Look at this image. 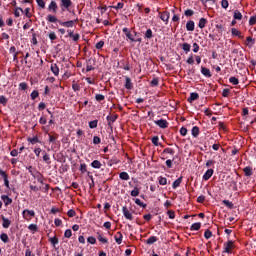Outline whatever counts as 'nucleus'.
Segmentation results:
<instances>
[{"label": "nucleus", "instance_id": "22", "mask_svg": "<svg viewBox=\"0 0 256 256\" xmlns=\"http://www.w3.org/2000/svg\"><path fill=\"white\" fill-rule=\"evenodd\" d=\"M233 17H234V19H236L237 21H241V20L243 19V14H241V13L239 12V10H235Z\"/></svg>", "mask_w": 256, "mask_h": 256}, {"label": "nucleus", "instance_id": "29", "mask_svg": "<svg viewBox=\"0 0 256 256\" xmlns=\"http://www.w3.org/2000/svg\"><path fill=\"white\" fill-rule=\"evenodd\" d=\"M231 33L232 35H234L235 37H240V39L243 38V36L241 35V32L239 30H237L236 28H232L231 29Z\"/></svg>", "mask_w": 256, "mask_h": 256}, {"label": "nucleus", "instance_id": "14", "mask_svg": "<svg viewBox=\"0 0 256 256\" xmlns=\"http://www.w3.org/2000/svg\"><path fill=\"white\" fill-rule=\"evenodd\" d=\"M186 29L187 31H195V22L193 20H190L186 23Z\"/></svg>", "mask_w": 256, "mask_h": 256}, {"label": "nucleus", "instance_id": "36", "mask_svg": "<svg viewBox=\"0 0 256 256\" xmlns=\"http://www.w3.org/2000/svg\"><path fill=\"white\" fill-rule=\"evenodd\" d=\"M130 195H131L132 197H139V188H138V187H135V188L131 191Z\"/></svg>", "mask_w": 256, "mask_h": 256}, {"label": "nucleus", "instance_id": "46", "mask_svg": "<svg viewBox=\"0 0 256 256\" xmlns=\"http://www.w3.org/2000/svg\"><path fill=\"white\" fill-rule=\"evenodd\" d=\"M87 241L90 243V245H95V243H97V239H95L93 236H89Z\"/></svg>", "mask_w": 256, "mask_h": 256}, {"label": "nucleus", "instance_id": "52", "mask_svg": "<svg viewBox=\"0 0 256 256\" xmlns=\"http://www.w3.org/2000/svg\"><path fill=\"white\" fill-rule=\"evenodd\" d=\"M212 236H213V233L210 230L205 231L204 233L205 239H211Z\"/></svg>", "mask_w": 256, "mask_h": 256}, {"label": "nucleus", "instance_id": "47", "mask_svg": "<svg viewBox=\"0 0 256 256\" xmlns=\"http://www.w3.org/2000/svg\"><path fill=\"white\" fill-rule=\"evenodd\" d=\"M195 14V12L193 11V10H191V9H187V10H185V12H184V15L186 16V17H192V15H194Z\"/></svg>", "mask_w": 256, "mask_h": 256}, {"label": "nucleus", "instance_id": "56", "mask_svg": "<svg viewBox=\"0 0 256 256\" xmlns=\"http://www.w3.org/2000/svg\"><path fill=\"white\" fill-rule=\"evenodd\" d=\"M167 215H168L169 219H175V211L168 210Z\"/></svg>", "mask_w": 256, "mask_h": 256}, {"label": "nucleus", "instance_id": "64", "mask_svg": "<svg viewBox=\"0 0 256 256\" xmlns=\"http://www.w3.org/2000/svg\"><path fill=\"white\" fill-rule=\"evenodd\" d=\"M180 134L182 135V137H185V135H187V128L182 127V128L180 129Z\"/></svg>", "mask_w": 256, "mask_h": 256}, {"label": "nucleus", "instance_id": "21", "mask_svg": "<svg viewBox=\"0 0 256 256\" xmlns=\"http://www.w3.org/2000/svg\"><path fill=\"white\" fill-rule=\"evenodd\" d=\"M91 167H93V169H101L102 164H101V162L99 160H94L91 163Z\"/></svg>", "mask_w": 256, "mask_h": 256}, {"label": "nucleus", "instance_id": "25", "mask_svg": "<svg viewBox=\"0 0 256 256\" xmlns=\"http://www.w3.org/2000/svg\"><path fill=\"white\" fill-rule=\"evenodd\" d=\"M157 236H152L146 240L147 245H153V243H157Z\"/></svg>", "mask_w": 256, "mask_h": 256}, {"label": "nucleus", "instance_id": "48", "mask_svg": "<svg viewBox=\"0 0 256 256\" xmlns=\"http://www.w3.org/2000/svg\"><path fill=\"white\" fill-rule=\"evenodd\" d=\"M152 143L155 145V147H159V136H154L152 138Z\"/></svg>", "mask_w": 256, "mask_h": 256}, {"label": "nucleus", "instance_id": "24", "mask_svg": "<svg viewBox=\"0 0 256 256\" xmlns=\"http://www.w3.org/2000/svg\"><path fill=\"white\" fill-rule=\"evenodd\" d=\"M205 25H207V19L201 18L198 23V27L200 29H205Z\"/></svg>", "mask_w": 256, "mask_h": 256}, {"label": "nucleus", "instance_id": "58", "mask_svg": "<svg viewBox=\"0 0 256 256\" xmlns=\"http://www.w3.org/2000/svg\"><path fill=\"white\" fill-rule=\"evenodd\" d=\"M38 7H41V9H45V1L43 0H36Z\"/></svg>", "mask_w": 256, "mask_h": 256}, {"label": "nucleus", "instance_id": "1", "mask_svg": "<svg viewBox=\"0 0 256 256\" xmlns=\"http://www.w3.org/2000/svg\"><path fill=\"white\" fill-rule=\"evenodd\" d=\"M232 249H233V240H228V242L224 243L223 253H231Z\"/></svg>", "mask_w": 256, "mask_h": 256}, {"label": "nucleus", "instance_id": "62", "mask_svg": "<svg viewBox=\"0 0 256 256\" xmlns=\"http://www.w3.org/2000/svg\"><path fill=\"white\" fill-rule=\"evenodd\" d=\"M95 99L96 101H103L105 100V96H103L102 94H96Z\"/></svg>", "mask_w": 256, "mask_h": 256}, {"label": "nucleus", "instance_id": "39", "mask_svg": "<svg viewBox=\"0 0 256 256\" xmlns=\"http://www.w3.org/2000/svg\"><path fill=\"white\" fill-rule=\"evenodd\" d=\"M72 235H73V232L71 231V229L65 230L64 237H66V239H71Z\"/></svg>", "mask_w": 256, "mask_h": 256}, {"label": "nucleus", "instance_id": "16", "mask_svg": "<svg viewBox=\"0 0 256 256\" xmlns=\"http://www.w3.org/2000/svg\"><path fill=\"white\" fill-rule=\"evenodd\" d=\"M2 226L4 227V229H9L10 225H11V220L5 218V216H2Z\"/></svg>", "mask_w": 256, "mask_h": 256}, {"label": "nucleus", "instance_id": "3", "mask_svg": "<svg viewBox=\"0 0 256 256\" xmlns=\"http://www.w3.org/2000/svg\"><path fill=\"white\" fill-rule=\"evenodd\" d=\"M122 213H123V215H124V217H125L126 219H128L129 221H133V214H131V213L129 212V209H127V206H124V207L122 208Z\"/></svg>", "mask_w": 256, "mask_h": 256}, {"label": "nucleus", "instance_id": "6", "mask_svg": "<svg viewBox=\"0 0 256 256\" xmlns=\"http://www.w3.org/2000/svg\"><path fill=\"white\" fill-rule=\"evenodd\" d=\"M169 17H170V14L168 11H164L162 13H160V19L166 23V25L169 23Z\"/></svg>", "mask_w": 256, "mask_h": 256}, {"label": "nucleus", "instance_id": "19", "mask_svg": "<svg viewBox=\"0 0 256 256\" xmlns=\"http://www.w3.org/2000/svg\"><path fill=\"white\" fill-rule=\"evenodd\" d=\"M47 21L49 23H59V21H61V20L57 19L56 16L50 14L47 16Z\"/></svg>", "mask_w": 256, "mask_h": 256}, {"label": "nucleus", "instance_id": "9", "mask_svg": "<svg viewBox=\"0 0 256 256\" xmlns=\"http://www.w3.org/2000/svg\"><path fill=\"white\" fill-rule=\"evenodd\" d=\"M0 175L1 177H3L4 179V185L5 187H7V189H9V178H7V174L5 173V171L0 169Z\"/></svg>", "mask_w": 256, "mask_h": 256}, {"label": "nucleus", "instance_id": "59", "mask_svg": "<svg viewBox=\"0 0 256 256\" xmlns=\"http://www.w3.org/2000/svg\"><path fill=\"white\" fill-rule=\"evenodd\" d=\"M67 215H68V217H75V215H77V213L75 212V210L70 209V210H68Z\"/></svg>", "mask_w": 256, "mask_h": 256}, {"label": "nucleus", "instance_id": "43", "mask_svg": "<svg viewBox=\"0 0 256 256\" xmlns=\"http://www.w3.org/2000/svg\"><path fill=\"white\" fill-rule=\"evenodd\" d=\"M135 203L136 205H138L139 207H143L145 209V207H147V204H144L143 202H141V199L136 198L135 199Z\"/></svg>", "mask_w": 256, "mask_h": 256}, {"label": "nucleus", "instance_id": "54", "mask_svg": "<svg viewBox=\"0 0 256 256\" xmlns=\"http://www.w3.org/2000/svg\"><path fill=\"white\" fill-rule=\"evenodd\" d=\"M163 153H167L168 155H175V151L171 148H165Z\"/></svg>", "mask_w": 256, "mask_h": 256}, {"label": "nucleus", "instance_id": "30", "mask_svg": "<svg viewBox=\"0 0 256 256\" xmlns=\"http://www.w3.org/2000/svg\"><path fill=\"white\" fill-rule=\"evenodd\" d=\"M119 177L122 181H129V174L127 172H121Z\"/></svg>", "mask_w": 256, "mask_h": 256}, {"label": "nucleus", "instance_id": "2", "mask_svg": "<svg viewBox=\"0 0 256 256\" xmlns=\"http://www.w3.org/2000/svg\"><path fill=\"white\" fill-rule=\"evenodd\" d=\"M71 5H73V2H71V0H61L60 7L62 11H65V9H69Z\"/></svg>", "mask_w": 256, "mask_h": 256}, {"label": "nucleus", "instance_id": "7", "mask_svg": "<svg viewBox=\"0 0 256 256\" xmlns=\"http://www.w3.org/2000/svg\"><path fill=\"white\" fill-rule=\"evenodd\" d=\"M122 31H123V33H125L126 37H127L132 43L137 42V40H135V38H133V35L131 34V31L128 30V28H123Z\"/></svg>", "mask_w": 256, "mask_h": 256}, {"label": "nucleus", "instance_id": "41", "mask_svg": "<svg viewBox=\"0 0 256 256\" xmlns=\"http://www.w3.org/2000/svg\"><path fill=\"white\" fill-rule=\"evenodd\" d=\"M28 141L32 145H35V143H39V138L37 136H34L33 138H28Z\"/></svg>", "mask_w": 256, "mask_h": 256}, {"label": "nucleus", "instance_id": "38", "mask_svg": "<svg viewBox=\"0 0 256 256\" xmlns=\"http://www.w3.org/2000/svg\"><path fill=\"white\" fill-rule=\"evenodd\" d=\"M192 135H193L194 137H199V127L194 126V127L192 128Z\"/></svg>", "mask_w": 256, "mask_h": 256}, {"label": "nucleus", "instance_id": "17", "mask_svg": "<svg viewBox=\"0 0 256 256\" xmlns=\"http://www.w3.org/2000/svg\"><path fill=\"white\" fill-rule=\"evenodd\" d=\"M201 73L204 75V77H211V70H209V68L201 67Z\"/></svg>", "mask_w": 256, "mask_h": 256}, {"label": "nucleus", "instance_id": "63", "mask_svg": "<svg viewBox=\"0 0 256 256\" xmlns=\"http://www.w3.org/2000/svg\"><path fill=\"white\" fill-rule=\"evenodd\" d=\"M256 23V16H251L249 19V25H255Z\"/></svg>", "mask_w": 256, "mask_h": 256}, {"label": "nucleus", "instance_id": "53", "mask_svg": "<svg viewBox=\"0 0 256 256\" xmlns=\"http://www.w3.org/2000/svg\"><path fill=\"white\" fill-rule=\"evenodd\" d=\"M19 11H21V13H23L22 8L17 7V8L15 9V11H14L15 17H21V13H19Z\"/></svg>", "mask_w": 256, "mask_h": 256}, {"label": "nucleus", "instance_id": "35", "mask_svg": "<svg viewBox=\"0 0 256 256\" xmlns=\"http://www.w3.org/2000/svg\"><path fill=\"white\" fill-rule=\"evenodd\" d=\"M229 81L232 83V85H239V79H237L235 76L230 77Z\"/></svg>", "mask_w": 256, "mask_h": 256}, {"label": "nucleus", "instance_id": "51", "mask_svg": "<svg viewBox=\"0 0 256 256\" xmlns=\"http://www.w3.org/2000/svg\"><path fill=\"white\" fill-rule=\"evenodd\" d=\"M32 100L37 99V97H39V92L37 90H34L31 95H30Z\"/></svg>", "mask_w": 256, "mask_h": 256}, {"label": "nucleus", "instance_id": "20", "mask_svg": "<svg viewBox=\"0 0 256 256\" xmlns=\"http://www.w3.org/2000/svg\"><path fill=\"white\" fill-rule=\"evenodd\" d=\"M51 71L56 77L59 76V66L57 64H51Z\"/></svg>", "mask_w": 256, "mask_h": 256}, {"label": "nucleus", "instance_id": "50", "mask_svg": "<svg viewBox=\"0 0 256 256\" xmlns=\"http://www.w3.org/2000/svg\"><path fill=\"white\" fill-rule=\"evenodd\" d=\"M98 241H100V243H109V240H107V238L103 237L101 234L98 235Z\"/></svg>", "mask_w": 256, "mask_h": 256}, {"label": "nucleus", "instance_id": "15", "mask_svg": "<svg viewBox=\"0 0 256 256\" xmlns=\"http://www.w3.org/2000/svg\"><path fill=\"white\" fill-rule=\"evenodd\" d=\"M114 239L118 245H121V243H123V234H121V232H117Z\"/></svg>", "mask_w": 256, "mask_h": 256}, {"label": "nucleus", "instance_id": "12", "mask_svg": "<svg viewBox=\"0 0 256 256\" xmlns=\"http://www.w3.org/2000/svg\"><path fill=\"white\" fill-rule=\"evenodd\" d=\"M59 25H61L62 27H73V25H75V21L70 20V21H66V22H62L59 21Z\"/></svg>", "mask_w": 256, "mask_h": 256}, {"label": "nucleus", "instance_id": "40", "mask_svg": "<svg viewBox=\"0 0 256 256\" xmlns=\"http://www.w3.org/2000/svg\"><path fill=\"white\" fill-rule=\"evenodd\" d=\"M30 191H34V193H37V191H41V187H38L37 185L30 184Z\"/></svg>", "mask_w": 256, "mask_h": 256}, {"label": "nucleus", "instance_id": "26", "mask_svg": "<svg viewBox=\"0 0 256 256\" xmlns=\"http://www.w3.org/2000/svg\"><path fill=\"white\" fill-rule=\"evenodd\" d=\"M181 181H183V177H179L178 179H176L172 184L173 189H177V187L181 185Z\"/></svg>", "mask_w": 256, "mask_h": 256}, {"label": "nucleus", "instance_id": "57", "mask_svg": "<svg viewBox=\"0 0 256 256\" xmlns=\"http://www.w3.org/2000/svg\"><path fill=\"white\" fill-rule=\"evenodd\" d=\"M221 7H222L223 9H227V8L229 7V1H227V0H222V1H221Z\"/></svg>", "mask_w": 256, "mask_h": 256}, {"label": "nucleus", "instance_id": "33", "mask_svg": "<svg viewBox=\"0 0 256 256\" xmlns=\"http://www.w3.org/2000/svg\"><path fill=\"white\" fill-rule=\"evenodd\" d=\"M182 49H183V51H185L186 53H189V51H191V44H189V43H184V44H182Z\"/></svg>", "mask_w": 256, "mask_h": 256}, {"label": "nucleus", "instance_id": "42", "mask_svg": "<svg viewBox=\"0 0 256 256\" xmlns=\"http://www.w3.org/2000/svg\"><path fill=\"white\" fill-rule=\"evenodd\" d=\"M146 39H153V31L151 29H148L145 33Z\"/></svg>", "mask_w": 256, "mask_h": 256}, {"label": "nucleus", "instance_id": "10", "mask_svg": "<svg viewBox=\"0 0 256 256\" xmlns=\"http://www.w3.org/2000/svg\"><path fill=\"white\" fill-rule=\"evenodd\" d=\"M213 177V169H208L205 174L203 175V180L204 181H209Z\"/></svg>", "mask_w": 256, "mask_h": 256}, {"label": "nucleus", "instance_id": "32", "mask_svg": "<svg viewBox=\"0 0 256 256\" xmlns=\"http://www.w3.org/2000/svg\"><path fill=\"white\" fill-rule=\"evenodd\" d=\"M29 231H33V233H36V231H39V227L37 226V224H30L28 226Z\"/></svg>", "mask_w": 256, "mask_h": 256}, {"label": "nucleus", "instance_id": "5", "mask_svg": "<svg viewBox=\"0 0 256 256\" xmlns=\"http://www.w3.org/2000/svg\"><path fill=\"white\" fill-rule=\"evenodd\" d=\"M57 9H59V7L57 6V2L52 0L48 6V11H50L51 13H57Z\"/></svg>", "mask_w": 256, "mask_h": 256}, {"label": "nucleus", "instance_id": "49", "mask_svg": "<svg viewBox=\"0 0 256 256\" xmlns=\"http://www.w3.org/2000/svg\"><path fill=\"white\" fill-rule=\"evenodd\" d=\"M97 123H98L97 120L90 121V122H89V127H90V129H96Z\"/></svg>", "mask_w": 256, "mask_h": 256}, {"label": "nucleus", "instance_id": "23", "mask_svg": "<svg viewBox=\"0 0 256 256\" xmlns=\"http://www.w3.org/2000/svg\"><path fill=\"white\" fill-rule=\"evenodd\" d=\"M106 119L108 121L109 127H111V125H113V123H115V121H117V116H107Z\"/></svg>", "mask_w": 256, "mask_h": 256}, {"label": "nucleus", "instance_id": "31", "mask_svg": "<svg viewBox=\"0 0 256 256\" xmlns=\"http://www.w3.org/2000/svg\"><path fill=\"white\" fill-rule=\"evenodd\" d=\"M222 203H223V205H225V207H228V209H233V207H234L233 202H231L229 200H223Z\"/></svg>", "mask_w": 256, "mask_h": 256}, {"label": "nucleus", "instance_id": "13", "mask_svg": "<svg viewBox=\"0 0 256 256\" xmlns=\"http://www.w3.org/2000/svg\"><path fill=\"white\" fill-rule=\"evenodd\" d=\"M197 99H199V94L197 92H192L188 98V102L193 103V101H197Z\"/></svg>", "mask_w": 256, "mask_h": 256}, {"label": "nucleus", "instance_id": "34", "mask_svg": "<svg viewBox=\"0 0 256 256\" xmlns=\"http://www.w3.org/2000/svg\"><path fill=\"white\" fill-rule=\"evenodd\" d=\"M0 239L3 243H7L9 241V236L6 233H2Z\"/></svg>", "mask_w": 256, "mask_h": 256}, {"label": "nucleus", "instance_id": "18", "mask_svg": "<svg viewBox=\"0 0 256 256\" xmlns=\"http://www.w3.org/2000/svg\"><path fill=\"white\" fill-rule=\"evenodd\" d=\"M1 199L5 203V205H11V203H13V199L9 198V196L7 195H2Z\"/></svg>", "mask_w": 256, "mask_h": 256}, {"label": "nucleus", "instance_id": "45", "mask_svg": "<svg viewBox=\"0 0 256 256\" xmlns=\"http://www.w3.org/2000/svg\"><path fill=\"white\" fill-rule=\"evenodd\" d=\"M35 179H37L38 183H41V185H43V177L41 176V173L37 172Z\"/></svg>", "mask_w": 256, "mask_h": 256}, {"label": "nucleus", "instance_id": "4", "mask_svg": "<svg viewBox=\"0 0 256 256\" xmlns=\"http://www.w3.org/2000/svg\"><path fill=\"white\" fill-rule=\"evenodd\" d=\"M155 125H157L161 129H167L169 123L167 122V120L160 119V120L155 121Z\"/></svg>", "mask_w": 256, "mask_h": 256}, {"label": "nucleus", "instance_id": "37", "mask_svg": "<svg viewBox=\"0 0 256 256\" xmlns=\"http://www.w3.org/2000/svg\"><path fill=\"white\" fill-rule=\"evenodd\" d=\"M49 241L54 247L59 244V239L57 237L49 238Z\"/></svg>", "mask_w": 256, "mask_h": 256}, {"label": "nucleus", "instance_id": "11", "mask_svg": "<svg viewBox=\"0 0 256 256\" xmlns=\"http://www.w3.org/2000/svg\"><path fill=\"white\" fill-rule=\"evenodd\" d=\"M22 215L24 219H27V215H29L30 217H35V211L26 209L23 210Z\"/></svg>", "mask_w": 256, "mask_h": 256}, {"label": "nucleus", "instance_id": "28", "mask_svg": "<svg viewBox=\"0 0 256 256\" xmlns=\"http://www.w3.org/2000/svg\"><path fill=\"white\" fill-rule=\"evenodd\" d=\"M191 231H199L201 229V223L197 222L191 225Z\"/></svg>", "mask_w": 256, "mask_h": 256}, {"label": "nucleus", "instance_id": "61", "mask_svg": "<svg viewBox=\"0 0 256 256\" xmlns=\"http://www.w3.org/2000/svg\"><path fill=\"white\" fill-rule=\"evenodd\" d=\"M19 89H21L22 91L27 90V83L22 82L19 84Z\"/></svg>", "mask_w": 256, "mask_h": 256}, {"label": "nucleus", "instance_id": "55", "mask_svg": "<svg viewBox=\"0 0 256 256\" xmlns=\"http://www.w3.org/2000/svg\"><path fill=\"white\" fill-rule=\"evenodd\" d=\"M158 181H159V185L167 184V178H165V177H159Z\"/></svg>", "mask_w": 256, "mask_h": 256}, {"label": "nucleus", "instance_id": "27", "mask_svg": "<svg viewBox=\"0 0 256 256\" xmlns=\"http://www.w3.org/2000/svg\"><path fill=\"white\" fill-rule=\"evenodd\" d=\"M244 173H245L246 177H251V175H253V169H251V167L247 166L244 168Z\"/></svg>", "mask_w": 256, "mask_h": 256}, {"label": "nucleus", "instance_id": "8", "mask_svg": "<svg viewBox=\"0 0 256 256\" xmlns=\"http://www.w3.org/2000/svg\"><path fill=\"white\" fill-rule=\"evenodd\" d=\"M125 89L131 90L133 89V82H131V78L128 76H125V84H124Z\"/></svg>", "mask_w": 256, "mask_h": 256}, {"label": "nucleus", "instance_id": "60", "mask_svg": "<svg viewBox=\"0 0 256 256\" xmlns=\"http://www.w3.org/2000/svg\"><path fill=\"white\" fill-rule=\"evenodd\" d=\"M93 143L94 145H99V143H101V138H99L98 136H94Z\"/></svg>", "mask_w": 256, "mask_h": 256}, {"label": "nucleus", "instance_id": "44", "mask_svg": "<svg viewBox=\"0 0 256 256\" xmlns=\"http://www.w3.org/2000/svg\"><path fill=\"white\" fill-rule=\"evenodd\" d=\"M86 65L90 66V67H95V59L90 58L86 61Z\"/></svg>", "mask_w": 256, "mask_h": 256}]
</instances>
